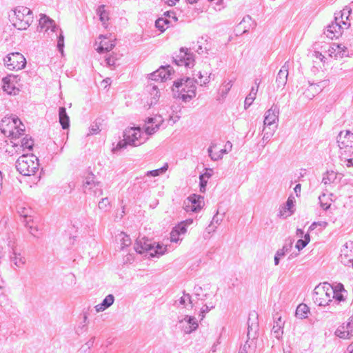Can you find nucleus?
I'll use <instances>...</instances> for the list:
<instances>
[{"mask_svg": "<svg viewBox=\"0 0 353 353\" xmlns=\"http://www.w3.org/2000/svg\"><path fill=\"white\" fill-rule=\"evenodd\" d=\"M207 184L208 179L199 178V188L201 192L204 193L205 192Z\"/></svg>", "mask_w": 353, "mask_h": 353, "instance_id": "bf43d9fd", "label": "nucleus"}, {"mask_svg": "<svg viewBox=\"0 0 353 353\" xmlns=\"http://www.w3.org/2000/svg\"><path fill=\"white\" fill-rule=\"evenodd\" d=\"M352 12V10L350 8L345 7L341 12H340V16H335L334 21H332L330 25L327 26V30L324 32V34L327 37L333 39L334 38H339V36L342 34L343 27L341 25V23H343V25L347 26V28L350 26V23H347V22L343 21V16L345 14H347L346 16V19H349V17Z\"/></svg>", "mask_w": 353, "mask_h": 353, "instance_id": "423d86ee", "label": "nucleus"}, {"mask_svg": "<svg viewBox=\"0 0 353 353\" xmlns=\"http://www.w3.org/2000/svg\"><path fill=\"white\" fill-rule=\"evenodd\" d=\"M222 221L221 219L219 218L218 216V212L216 214L213 216L212 220L211 221V223L208 225L207 229L209 230L208 232H210V231H214V229L216 228V226H213L214 223H216L217 225L220 224L221 221Z\"/></svg>", "mask_w": 353, "mask_h": 353, "instance_id": "09e8293b", "label": "nucleus"}, {"mask_svg": "<svg viewBox=\"0 0 353 353\" xmlns=\"http://www.w3.org/2000/svg\"><path fill=\"white\" fill-rule=\"evenodd\" d=\"M248 340H247V341L245 342V343L243 345V346H241L240 347V349H239V353H248V349H254L255 347H256V344L254 343L253 345V347H252V343H251L250 344L248 343Z\"/></svg>", "mask_w": 353, "mask_h": 353, "instance_id": "603ef678", "label": "nucleus"}, {"mask_svg": "<svg viewBox=\"0 0 353 353\" xmlns=\"http://www.w3.org/2000/svg\"><path fill=\"white\" fill-rule=\"evenodd\" d=\"M248 340H250L251 343H254V341L258 337V331L259 329L258 322V314L253 311L249 314L248 319Z\"/></svg>", "mask_w": 353, "mask_h": 353, "instance_id": "9d476101", "label": "nucleus"}, {"mask_svg": "<svg viewBox=\"0 0 353 353\" xmlns=\"http://www.w3.org/2000/svg\"><path fill=\"white\" fill-rule=\"evenodd\" d=\"M343 131H341L337 136L338 145L341 150L350 148L353 150V130H347L345 134L343 136Z\"/></svg>", "mask_w": 353, "mask_h": 353, "instance_id": "2eb2a0df", "label": "nucleus"}, {"mask_svg": "<svg viewBox=\"0 0 353 353\" xmlns=\"http://www.w3.org/2000/svg\"><path fill=\"white\" fill-rule=\"evenodd\" d=\"M335 334L341 339H350L353 336V323L348 321L346 324L340 325L335 331Z\"/></svg>", "mask_w": 353, "mask_h": 353, "instance_id": "a211bd4d", "label": "nucleus"}, {"mask_svg": "<svg viewBox=\"0 0 353 353\" xmlns=\"http://www.w3.org/2000/svg\"><path fill=\"white\" fill-rule=\"evenodd\" d=\"M186 300H188L189 303L191 304V307L192 308L193 303L190 295L183 292V296L179 299V302L181 305H184L185 304Z\"/></svg>", "mask_w": 353, "mask_h": 353, "instance_id": "864d4df0", "label": "nucleus"}, {"mask_svg": "<svg viewBox=\"0 0 353 353\" xmlns=\"http://www.w3.org/2000/svg\"><path fill=\"white\" fill-rule=\"evenodd\" d=\"M98 207L100 210H102L105 212L108 211L110 208V202L108 197H105L101 199V200L99 202Z\"/></svg>", "mask_w": 353, "mask_h": 353, "instance_id": "79ce46f5", "label": "nucleus"}, {"mask_svg": "<svg viewBox=\"0 0 353 353\" xmlns=\"http://www.w3.org/2000/svg\"><path fill=\"white\" fill-rule=\"evenodd\" d=\"M21 120L17 116H12L10 117H4L0 123V130L1 132L7 137H11L13 135L14 127L16 126L17 123Z\"/></svg>", "mask_w": 353, "mask_h": 353, "instance_id": "ddd939ff", "label": "nucleus"}, {"mask_svg": "<svg viewBox=\"0 0 353 353\" xmlns=\"http://www.w3.org/2000/svg\"><path fill=\"white\" fill-rule=\"evenodd\" d=\"M293 241L290 240L288 243L285 242L281 250H283V252L286 254L290 252L291 248H292Z\"/></svg>", "mask_w": 353, "mask_h": 353, "instance_id": "0e129e2a", "label": "nucleus"}, {"mask_svg": "<svg viewBox=\"0 0 353 353\" xmlns=\"http://www.w3.org/2000/svg\"><path fill=\"white\" fill-rule=\"evenodd\" d=\"M94 341H95V336H92L90 338V339L88 342H86L85 345H87L88 349L91 348L93 346V345L94 343Z\"/></svg>", "mask_w": 353, "mask_h": 353, "instance_id": "338daca9", "label": "nucleus"}, {"mask_svg": "<svg viewBox=\"0 0 353 353\" xmlns=\"http://www.w3.org/2000/svg\"><path fill=\"white\" fill-rule=\"evenodd\" d=\"M92 185L95 187L96 185H99V183H97V185L95 184L94 175L92 173H90L85 178V181L83 182L84 192H86L88 186H91ZM91 188L92 187H89V189Z\"/></svg>", "mask_w": 353, "mask_h": 353, "instance_id": "a19ab883", "label": "nucleus"}, {"mask_svg": "<svg viewBox=\"0 0 353 353\" xmlns=\"http://www.w3.org/2000/svg\"><path fill=\"white\" fill-rule=\"evenodd\" d=\"M115 46V43L112 41L103 40L99 43V46L97 48V51L100 53H104L111 51Z\"/></svg>", "mask_w": 353, "mask_h": 353, "instance_id": "c85d7f7f", "label": "nucleus"}, {"mask_svg": "<svg viewBox=\"0 0 353 353\" xmlns=\"http://www.w3.org/2000/svg\"><path fill=\"white\" fill-rule=\"evenodd\" d=\"M167 170H168V165L165 164V165H163V167H161L159 169L148 171L146 172L145 175L148 176H154V177L158 176L161 174H164Z\"/></svg>", "mask_w": 353, "mask_h": 353, "instance_id": "4c0bfd02", "label": "nucleus"}, {"mask_svg": "<svg viewBox=\"0 0 353 353\" xmlns=\"http://www.w3.org/2000/svg\"><path fill=\"white\" fill-rule=\"evenodd\" d=\"M279 105L275 103H274L271 108L265 112L264 115V127L263 131L265 130L266 128L270 129V126L279 121Z\"/></svg>", "mask_w": 353, "mask_h": 353, "instance_id": "9b49d317", "label": "nucleus"}, {"mask_svg": "<svg viewBox=\"0 0 353 353\" xmlns=\"http://www.w3.org/2000/svg\"><path fill=\"white\" fill-rule=\"evenodd\" d=\"M336 179V174L334 171H327L323 177L322 182L325 185L330 184Z\"/></svg>", "mask_w": 353, "mask_h": 353, "instance_id": "e433bc0d", "label": "nucleus"}, {"mask_svg": "<svg viewBox=\"0 0 353 353\" xmlns=\"http://www.w3.org/2000/svg\"><path fill=\"white\" fill-rule=\"evenodd\" d=\"M114 296L113 294H110L107 295L103 299V300L102 301V302L101 303H99L95 306L96 311L98 312L104 311L105 310L110 307L114 303Z\"/></svg>", "mask_w": 353, "mask_h": 353, "instance_id": "bb28decb", "label": "nucleus"}, {"mask_svg": "<svg viewBox=\"0 0 353 353\" xmlns=\"http://www.w3.org/2000/svg\"><path fill=\"white\" fill-rule=\"evenodd\" d=\"M276 129V125L274 126L273 128H272V130L270 132H268L267 129L265 130H264V134H263V142H267L268 141L271 137L273 136L274 134V132L275 131V130Z\"/></svg>", "mask_w": 353, "mask_h": 353, "instance_id": "4d7b16f0", "label": "nucleus"}, {"mask_svg": "<svg viewBox=\"0 0 353 353\" xmlns=\"http://www.w3.org/2000/svg\"><path fill=\"white\" fill-rule=\"evenodd\" d=\"M213 174V170L211 168H205V172L199 175V178H203L205 179H210Z\"/></svg>", "mask_w": 353, "mask_h": 353, "instance_id": "052dcab7", "label": "nucleus"}, {"mask_svg": "<svg viewBox=\"0 0 353 353\" xmlns=\"http://www.w3.org/2000/svg\"><path fill=\"white\" fill-rule=\"evenodd\" d=\"M307 245V243H306L303 239H301L297 241L295 247L298 250L300 251L303 250Z\"/></svg>", "mask_w": 353, "mask_h": 353, "instance_id": "e2e57ef3", "label": "nucleus"}, {"mask_svg": "<svg viewBox=\"0 0 353 353\" xmlns=\"http://www.w3.org/2000/svg\"><path fill=\"white\" fill-rule=\"evenodd\" d=\"M123 235V237L121 239V249L123 250L125 248L128 247L132 241L130 236L124 233L121 234Z\"/></svg>", "mask_w": 353, "mask_h": 353, "instance_id": "3c124183", "label": "nucleus"}, {"mask_svg": "<svg viewBox=\"0 0 353 353\" xmlns=\"http://www.w3.org/2000/svg\"><path fill=\"white\" fill-rule=\"evenodd\" d=\"M214 306H208V305H204L203 307L201 309L199 316H201V320L205 317L206 313H208L211 309L214 308Z\"/></svg>", "mask_w": 353, "mask_h": 353, "instance_id": "13d9d810", "label": "nucleus"}, {"mask_svg": "<svg viewBox=\"0 0 353 353\" xmlns=\"http://www.w3.org/2000/svg\"><path fill=\"white\" fill-rule=\"evenodd\" d=\"M145 132L147 134L151 135L155 133L159 129L160 124L163 122L161 116L155 117H148L145 121Z\"/></svg>", "mask_w": 353, "mask_h": 353, "instance_id": "dca6fc26", "label": "nucleus"}, {"mask_svg": "<svg viewBox=\"0 0 353 353\" xmlns=\"http://www.w3.org/2000/svg\"><path fill=\"white\" fill-rule=\"evenodd\" d=\"M147 91L150 92L152 96L150 99V105H153L158 101L160 94L159 91V86L152 83L148 84L146 87Z\"/></svg>", "mask_w": 353, "mask_h": 353, "instance_id": "cd10ccee", "label": "nucleus"}, {"mask_svg": "<svg viewBox=\"0 0 353 353\" xmlns=\"http://www.w3.org/2000/svg\"><path fill=\"white\" fill-rule=\"evenodd\" d=\"M184 321L187 323L188 325L194 329H197L199 327V324L195 317L194 316L186 315L184 318Z\"/></svg>", "mask_w": 353, "mask_h": 353, "instance_id": "49530a36", "label": "nucleus"}, {"mask_svg": "<svg viewBox=\"0 0 353 353\" xmlns=\"http://www.w3.org/2000/svg\"><path fill=\"white\" fill-rule=\"evenodd\" d=\"M208 154L212 161H218L221 159L223 154L227 153L226 149H221L218 153L213 154L212 147L208 149Z\"/></svg>", "mask_w": 353, "mask_h": 353, "instance_id": "58836bf2", "label": "nucleus"}, {"mask_svg": "<svg viewBox=\"0 0 353 353\" xmlns=\"http://www.w3.org/2000/svg\"><path fill=\"white\" fill-rule=\"evenodd\" d=\"M15 167L22 175H34L39 167V159L34 154H23L18 158Z\"/></svg>", "mask_w": 353, "mask_h": 353, "instance_id": "7ed1b4c3", "label": "nucleus"}, {"mask_svg": "<svg viewBox=\"0 0 353 353\" xmlns=\"http://www.w3.org/2000/svg\"><path fill=\"white\" fill-rule=\"evenodd\" d=\"M25 132V125L23 124V123L21 121V123L19 124V122L17 123L16 126L14 127L13 130V135H11L12 139H15L19 138L21 135L23 134V132Z\"/></svg>", "mask_w": 353, "mask_h": 353, "instance_id": "c9c22d12", "label": "nucleus"}, {"mask_svg": "<svg viewBox=\"0 0 353 353\" xmlns=\"http://www.w3.org/2000/svg\"><path fill=\"white\" fill-rule=\"evenodd\" d=\"M163 15L165 16L164 18L170 19L172 22H176L178 21V18L174 11H166L164 12Z\"/></svg>", "mask_w": 353, "mask_h": 353, "instance_id": "6e6d98bb", "label": "nucleus"}, {"mask_svg": "<svg viewBox=\"0 0 353 353\" xmlns=\"http://www.w3.org/2000/svg\"><path fill=\"white\" fill-rule=\"evenodd\" d=\"M10 261L17 268H22L26 263V259L21 256V253H17L14 249H12L10 252Z\"/></svg>", "mask_w": 353, "mask_h": 353, "instance_id": "b1692460", "label": "nucleus"}, {"mask_svg": "<svg viewBox=\"0 0 353 353\" xmlns=\"http://www.w3.org/2000/svg\"><path fill=\"white\" fill-rule=\"evenodd\" d=\"M117 59V55L114 52H112L111 54H107L105 56V61L109 66H114Z\"/></svg>", "mask_w": 353, "mask_h": 353, "instance_id": "37998d69", "label": "nucleus"}, {"mask_svg": "<svg viewBox=\"0 0 353 353\" xmlns=\"http://www.w3.org/2000/svg\"><path fill=\"white\" fill-rule=\"evenodd\" d=\"M232 85V81L228 82L227 83V85H225V91L223 90H222V94H227L228 92H229V90H230Z\"/></svg>", "mask_w": 353, "mask_h": 353, "instance_id": "774afa93", "label": "nucleus"}, {"mask_svg": "<svg viewBox=\"0 0 353 353\" xmlns=\"http://www.w3.org/2000/svg\"><path fill=\"white\" fill-rule=\"evenodd\" d=\"M34 146V140L31 137L26 135L21 140V147L26 148L28 150H32Z\"/></svg>", "mask_w": 353, "mask_h": 353, "instance_id": "ea45409f", "label": "nucleus"}, {"mask_svg": "<svg viewBox=\"0 0 353 353\" xmlns=\"http://www.w3.org/2000/svg\"><path fill=\"white\" fill-rule=\"evenodd\" d=\"M174 72L172 68L170 65H161L158 70L149 74V79L158 81L161 80L160 83L168 78H170Z\"/></svg>", "mask_w": 353, "mask_h": 353, "instance_id": "4468645a", "label": "nucleus"}, {"mask_svg": "<svg viewBox=\"0 0 353 353\" xmlns=\"http://www.w3.org/2000/svg\"><path fill=\"white\" fill-rule=\"evenodd\" d=\"M309 312V307L304 303H301L296 307L295 315L297 318L300 319H303L307 317V314Z\"/></svg>", "mask_w": 353, "mask_h": 353, "instance_id": "c756f323", "label": "nucleus"}, {"mask_svg": "<svg viewBox=\"0 0 353 353\" xmlns=\"http://www.w3.org/2000/svg\"><path fill=\"white\" fill-rule=\"evenodd\" d=\"M170 235V239L171 242L177 243L179 241H181V239H180V237H179L180 235L179 234V232H177L176 230H174L172 228Z\"/></svg>", "mask_w": 353, "mask_h": 353, "instance_id": "5fc2aeb1", "label": "nucleus"}, {"mask_svg": "<svg viewBox=\"0 0 353 353\" xmlns=\"http://www.w3.org/2000/svg\"><path fill=\"white\" fill-rule=\"evenodd\" d=\"M64 48V36L61 30H60V33L57 36V48L59 52L63 53Z\"/></svg>", "mask_w": 353, "mask_h": 353, "instance_id": "de8ad7c7", "label": "nucleus"}, {"mask_svg": "<svg viewBox=\"0 0 353 353\" xmlns=\"http://www.w3.org/2000/svg\"><path fill=\"white\" fill-rule=\"evenodd\" d=\"M143 142L144 141L141 139V131L139 127L128 128L123 131V139L119 141L112 150L116 152L125 148L127 145L138 146Z\"/></svg>", "mask_w": 353, "mask_h": 353, "instance_id": "20e7f679", "label": "nucleus"}, {"mask_svg": "<svg viewBox=\"0 0 353 353\" xmlns=\"http://www.w3.org/2000/svg\"><path fill=\"white\" fill-rule=\"evenodd\" d=\"M174 230H176L179 232V235L184 234L187 232V225L185 221L179 223L177 225L173 228Z\"/></svg>", "mask_w": 353, "mask_h": 353, "instance_id": "8fccbe9b", "label": "nucleus"}, {"mask_svg": "<svg viewBox=\"0 0 353 353\" xmlns=\"http://www.w3.org/2000/svg\"><path fill=\"white\" fill-rule=\"evenodd\" d=\"M21 75L8 74L2 79V89L10 95H17L20 91Z\"/></svg>", "mask_w": 353, "mask_h": 353, "instance_id": "0eeeda50", "label": "nucleus"}, {"mask_svg": "<svg viewBox=\"0 0 353 353\" xmlns=\"http://www.w3.org/2000/svg\"><path fill=\"white\" fill-rule=\"evenodd\" d=\"M6 67L10 70H21L26 67V60L19 52H12L3 59Z\"/></svg>", "mask_w": 353, "mask_h": 353, "instance_id": "6e6552de", "label": "nucleus"}, {"mask_svg": "<svg viewBox=\"0 0 353 353\" xmlns=\"http://www.w3.org/2000/svg\"><path fill=\"white\" fill-rule=\"evenodd\" d=\"M289 68V61H287L278 72L276 78V83L278 88H283L286 85Z\"/></svg>", "mask_w": 353, "mask_h": 353, "instance_id": "6ab92c4d", "label": "nucleus"}, {"mask_svg": "<svg viewBox=\"0 0 353 353\" xmlns=\"http://www.w3.org/2000/svg\"><path fill=\"white\" fill-rule=\"evenodd\" d=\"M59 120L63 130L69 128L70 118L66 112V108L65 107H60L59 108Z\"/></svg>", "mask_w": 353, "mask_h": 353, "instance_id": "a878e982", "label": "nucleus"}, {"mask_svg": "<svg viewBox=\"0 0 353 353\" xmlns=\"http://www.w3.org/2000/svg\"><path fill=\"white\" fill-rule=\"evenodd\" d=\"M332 49L334 50V52L337 51L336 54L334 55L335 57H339L343 58L344 57H348L347 48L342 44L334 43Z\"/></svg>", "mask_w": 353, "mask_h": 353, "instance_id": "473e14b6", "label": "nucleus"}, {"mask_svg": "<svg viewBox=\"0 0 353 353\" xmlns=\"http://www.w3.org/2000/svg\"><path fill=\"white\" fill-rule=\"evenodd\" d=\"M319 288L325 289V288H324V283L321 285H319L315 288L312 297L314 302L319 306L330 305L332 301L331 293L325 290V294H321Z\"/></svg>", "mask_w": 353, "mask_h": 353, "instance_id": "f8f14e48", "label": "nucleus"}, {"mask_svg": "<svg viewBox=\"0 0 353 353\" xmlns=\"http://www.w3.org/2000/svg\"><path fill=\"white\" fill-rule=\"evenodd\" d=\"M134 250L139 254L147 252L151 257H159L167 252V246L164 247L163 245L156 242L152 243L148 239L144 237L136 241Z\"/></svg>", "mask_w": 353, "mask_h": 353, "instance_id": "39448f33", "label": "nucleus"}, {"mask_svg": "<svg viewBox=\"0 0 353 353\" xmlns=\"http://www.w3.org/2000/svg\"><path fill=\"white\" fill-rule=\"evenodd\" d=\"M12 15L9 14L10 22L18 30H26L33 21L32 11L25 6H17L13 10Z\"/></svg>", "mask_w": 353, "mask_h": 353, "instance_id": "f03ea898", "label": "nucleus"}, {"mask_svg": "<svg viewBox=\"0 0 353 353\" xmlns=\"http://www.w3.org/2000/svg\"><path fill=\"white\" fill-rule=\"evenodd\" d=\"M99 122L98 121V119H97L95 121V124L91 126V128H90V134H97L101 131V130L99 128Z\"/></svg>", "mask_w": 353, "mask_h": 353, "instance_id": "680f3d73", "label": "nucleus"}, {"mask_svg": "<svg viewBox=\"0 0 353 353\" xmlns=\"http://www.w3.org/2000/svg\"><path fill=\"white\" fill-rule=\"evenodd\" d=\"M347 294L343 292H333L332 293V298L335 300L338 303L344 302L346 300Z\"/></svg>", "mask_w": 353, "mask_h": 353, "instance_id": "c03bdc74", "label": "nucleus"}, {"mask_svg": "<svg viewBox=\"0 0 353 353\" xmlns=\"http://www.w3.org/2000/svg\"><path fill=\"white\" fill-rule=\"evenodd\" d=\"M294 197L290 196L285 203V205L281 209L279 216L283 218H287L291 216L294 213L293 208L294 206Z\"/></svg>", "mask_w": 353, "mask_h": 353, "instance_id": "4be33fe9", "label": "nucleus"}, {"mask_svg": "<svg viewBox=\"0 0 353 353\" xmlns=\"http://www.w3.org/2000/svg\"><path fill=\"white\" fill-rule=\"evenodd\" d=\"M283 324L281 317L279 316L276 321H274L273 327L272 329V334L277 339L282 338L283 334Z\"/></svg>", "mask_w": 353, "mask_h": 353, "instance_id": "393cba45", "label": "nucleus"}, {"mask_svg": "<svg viewBox=\"0 0 353 353\" xmlns=\"http://www.w3.org/2000/svg\"><path fill=\"white\" fill-rule=\"evenodd\" d=\"M324 288H325V289L319 288V290L321 291V294H325V290L326 292H330L331 294L333 292H343L345 294H348L347 291L345 289L343 284L341 283H337L333 286H332L327 283H324Z\"/></svg>", "mask_w": 353, "mask_h": 353, "instance_id": "5701e85b", "label": "nucleus"}, {"mask_svg": "<svg viewBox=\"0 0 353 353\" xmlns=\"http://www.w3.org/2000/svg\"><path fill=\"white\" fill-rule=\"evenodd\" d=\"M260 83H261V81H259L258 79H256L254 80L255 85L252 86L251 88L250 93L245 97V99L244 101L245 109H248L252 104L253 101H254Z\"/></svg>", "mask_w": 353, "mask_h": 353, "instance_id": "412c9836", "label": "nucleus"}, {"mask_svg": "<svg viewBox=\"0 0 353 353\" xmlns=\"http://www.w3.org/2000/svg\"><path fill=\"white\" fill-rule=\"evenodd\" d=\"M97 14L99 17V20L105 25L106 21L109 20L108 13L105 10V6L101 5L97 9Z\"/></svg>", "mask_w": 353, "mask_h": 353, "instance_id": "72a5a7b5", "label": "nucleus"}, {"mask_svg": "<svg viewBox=\"0 0 353 353\" xmlns=\"http://www.w3.org/2000/svg\"><path fill=\"white\" fill-rule=\"evenodd\" d=\"M196 80L190 77L181 78L174 81L172 92L174 98L181 99L184 102L190 101L196 96Z\"/></svg>", "mask_w": 353, "mask_h": 353, "instance_id": "f257e3e1", "label": "nucleus"}, {"mask_svg": "<svg viewBox=\"0 0 353 353\" xmlns=\"http://www.w3.org/2000/svg\"><path fill=\"white\" fill-rule=\"evenodd\" d=\"M29 210H30L29 209L23 208V207L19 208L18 209V213L19 214V215L21 216L24 218V219H25L24 221H26L27 224L29 223L30 221L32 220L30 219V216L28 214Z\"/></svg>", "mask_w": 353, "mask_h": 353, "instance_id": "a18cd8bd", "label": "nucleus"}, {"mask_svg": "<svg viewBox=\"0 0 353 353\" xmlns=\"http://www.w3.org/2000/svg\"><path fill=\"white\" fill-rule=\"evenodd\" d=\"M330 80L329 79H324L323 81H321L316 83H311L310 85V87L307 90V91H310V90H314V92L318 93L323 90V88H326L329 85Z\"/></svg>", "mask_w": 353, "mask_h": 353, "instance_id": "7c9ffc66", "label": "nucleus"}, {"mask_svg": "<svg viewBox=\"0 0 353 353\" xmlns=\"http://www.w3.org/2000/svg\"><path fill=\"white\" fill-rule=\"evenodd\" d=\"M41 28L40 30L45 29V31H48L50 30L51 32H56L59 27L56 25L54 21L48 17L45 14H40V19L39 20V26L37 29Z\"/></svg>", "mask_w": 353, "mask_h": 353, "instance_id": "f3484780", "label": "nucleus"}, {"mask_svg": "<svg viewBox=\"0 0 353 353\" xmlns=\"http://www.w3.org/2000/svg\"><path fill=\"white\" fill-rule=\"evenodd\" d=\"M194 54L186 48H181L178 54L173 56V63L177 65H185L186 68L194 66Z\"/></svg>", "mask_w": 353, "mask_h": 353, "instance_id": "1a4fd4ad", "label": "nucleus"}, {"mask_svg": "<svg viewBox=\"0 0 353 353\" xmlns=\"http://www.w3.org/2000/svg\"><path fill=\"white\" fill-rule=\"evenodd\" d=\"M183 329L185 334H190L191 332H192L196 330V329H194L193 327H190L188 324L185 326H183Z\"/></svg>", "mask_w": 353, "mask_h": 353, "instance_id": "69168bd1", "label": "nucleus"}, {"mask_svg": "<svg viewBox=\"0 0 353 353\" xmlns=\"http://www.w3.org/2000/svg\"><path fill=\"white\" fill-rule=\"evenodd\" d=\"M207 40L203 37H201L197 41V47L194 46L192 48L199 54H202L204 52H206L208 50L207 46L208 44L204 43Z\"/></svg>", "mask_w": 353, "mask_h": 353, "instance_id": "f704fd0d", "label": "nucleus"}, {"mask_svg": "<svg viewBox=\"0 0 353 353\" xmlns=\"http://www.w3.org/2000/svg\"><path fill=\"white\" fill-rule=\"evenodd\" d=\"M188 199L189 202L191 203V205L186 206L185 209L187 211L190 210L194 212H197L202 208L201 203L202 202L203 203L204 197L203 196L193 194H191Z\"/></svg>", "mask_w": 353, "mask_h": 353, "instance_id": "aec40b11", "label": "nucleus"}, {"mask_svg": "<svg viewBox=\"0 0 353 353\" xmlns=\"http://www.w3.org/2000/svg\"><path fill=\"white\" fill-rule=\"evenodd\" d=\"M169 25H172V21L167 18H159L155 21V27L161 32H164Z\"/></svg>", "mask_w": 353, "mask_h": 353, "instance_id": "2f4dec72", "label": "nucleus"}]
</instances>
